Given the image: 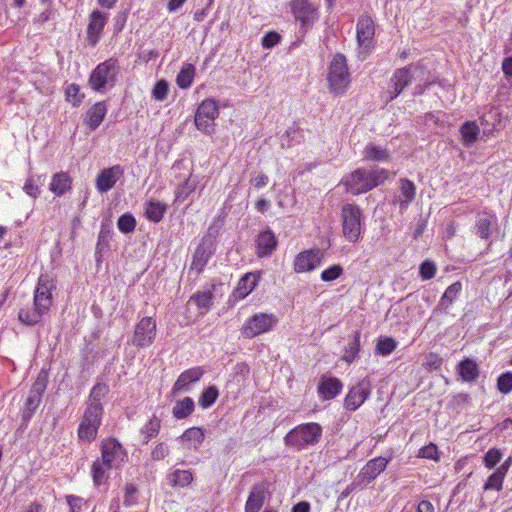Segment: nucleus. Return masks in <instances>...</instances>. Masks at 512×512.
<instances>
[{
    "label": "nucleus",
    "instance_id": "nucleus-1",
    "mask_svg": "<svg viewBox=\"0 0 512 512\" xmlns=\"http://www.w3.org/2000/svg\"><path fill=\"white\" fill-rule=\"evenodd\" d=\"M389 176L390 172L384 168H358L347 176L343 183L349 193L359 195L382 185Z\"/></svg>",
    "mask_w": 512,
    "mask_h": 512
},
{
    "label": "nucleus",
    "instance_id": "nucleus-2",
    "mask_svg": "<svg viewBox=\"0 0 512 512\" xmlns=\"http://www.w3.org/2000/svg\"><path fill=\"white\" fill-rule=\"evenodd\" d=\"M322 437V427L315 422L300 424L290 430L285 438V445L303 450L309 446L317 444Z\"/></svg>",
    "mask_w": 512,
    "mask_h": 512
},
{
    "label": "nucleus",
    "instance_id": "nucleus-3",
    "mask_svg": "<svg viewBox=\"0 0 512 512\" xmlns=\"http://www.w3.org/2000/svg\"><path fill=\"white\" fill-rule=\"evenodd\" d=\"M342 232L345 239L356 243L362 232L363 214L359 206L344 204L341 209Z\"/></svg>",
    "mask_w": 512,
    "mask_h": 512
},
{
    "label": "nucleus",
    "instance_id": "nucleus-4",
    "mask_svg": "<svg viewBox=\"0 0 512 512\" xmlns=\"http://www.w3.org/2000/svg\"><path fill=\"white\" fill-rule=\"evenodd\" d=\"M120 71L118 60L109 58L98 64L89 77L90 87L97 92H102L106 85L113 86Z\"/></svg>",
    "mask_w": 512,
    "mask_h": 512
},
{
    "label": "nucleus",
    "instance_id": "nucleus-5",
    "mask_svg": "<svg viewBox=\"0 0 512 512\" xmlns=\"http://www.w3.org/2000/svg\"><path fill=\"white\" fill-rule=\"evenodd\" d=\"M328 82L330 92L344 94L350 82L347 61L343 54H336L329 66Z\"/></svg>",
    "mask_w": 512,
    "mask_h": 512
},
{
    "label": "nucleus",
    "instance_id": "nucleus-6",
    "mask_svg": "<svg viewBox=\"0 0 512 512\" xmlns=\"http://www.w3.org/2000/svg\"><path fill=\"white\" fill-rule=\"evenodd\" d=\"M290 8L303 33L312 28L319 18L318 7L309 0H292Z\"/></svg>",
    "mask_w": 512,
    "mask_h": 512
},
{
    "label": "nucleus",
    "instance_id": "nucleus-7",
    "mask_svg": "<svg viewBox=\"0 0 512 512\" xmlns=\"http://www.w3.org/2000/svg\"><path fill=\"white\" fill-rule=\"evenodd\" d=\"M474 232L479 238L489 240L487 250L492 245L493 240L503 238L504 236V234L500 233L496 215L487 212L479 213L476 216Z\"/></svg>",
    "mask_w": 512,
    "mask_h": 512
},
{
    "label": "nucleus",
    "instance_id": "nucleus-8",
    "mask_svg": "<svg viewBox=\"0 0 512 512\" xmlns=\"http://www.w3.org/2000/svg\"><path fill=\"white\" fill-rule=\"evenodd\" d=\"M416 69V66L409 65L395 70L385 92V101L387 103L397 98L400 93L411 84Z\"/></svg>",
    "mask_w": 512,
    "mask_h": 512
},
{
    "label": "nucleus",
    "instance_id": "nucleus-9",
    "mask_svg": "<svg viewBox=\"0 0 512 512\" xmlns=\"http://www.w3.org/2000/svg\"><path fill=\"white\" fill-rule=\"evenodd\" d=\"M219 115V108L214 99H205L199 105L195 114V125L198 130L210 135L214 132L215 119Z\"/></svg>",
    "mask_w": 512,
    "mask_h": 512
},
{
    "label": "nucleus",
    "instance_id": "nucleus-10",
    "mask_svg": "<svg viewBox=\"0 0 512 512\" xmlns=\"http://www.w3.org/2000/svg\"><path fill=\"white\" fill-rule=\"evenodd\" d=\"M156 335V320L145 316L136 323L131 343L137 348H147L154 343Z\"/></svg>",
    "mask_w": 512,
    "mask_h": 512
},
{
    "label": "nucleus",
    "instance_id": "nucleus-11",
    "mask_svg": "<svg viewBox=\"0 0 512 512\" xmlns=\"http://www.w3.org/2000/svg\"><path fill=\"white\" fill-rule=\"evenodd\" d=\"M101 457L108 469H119L125 463L127 453L119 441L109 438L101 443Z\"/></svg>",
    "mask_w": 512,
    "mask_h": 512
},
{
    "label": "nucleus",
    "instance_id": "nucleus-12",
    "mask_svg": "<svg viewBox=\"0 0 512 512\" xmlns=\"http://www.w3.org/2000/svg\"><path fill=\"white\" fill-rule=\"evenodd\" d=\"M276 323L277 318L273 314L257 313L243 325L242 334L247 338H253L269 331Z\"/></svg>",
    "mask_w": 512,
    "mask_h": 512
},
{
    "label": "nucleus",
    "instance_id": "nucleus-13",
    "mask_svg": "<svg viewBox=\"0 0 512 512\" xmlns=\"http://www.w3.org/2000/svg\"><path fill=\"white\" fill-rule=\"evenodd\" d=\"M55 288L53 279L48 275H41L34 291L33 305L46 314L52 305V290Z\"/></svg>",
    "mask_w": 512,
    "mask_h": 512
},
{
    "label": "nucleus",
    "instance_id": "nucleus-14",
    "mask_svg": "<svg viewBox=\"0 0 512 512\" xmlns=\"http://www.w3.org/2000/svg\"><path fill=\"white\" fill-rule=\"evenodd\" d=\"M389 460L385 457H376L369 460L356 476L353 485L366 486L374 481L383 472Z\"/></svg>",
    "mask_w": 512,
    "mask_h": 512
},
{
    "label": "nucleus",
    "instance_id": "nucleus-15",
    "mask_svg": "<svg viewBox=\"0 0 512 512\" xmlns=\"http://www.w3.org/2000/svg\"><path fill=\"white\" fill-rule=\"evenodd\" d=\"M370 394L371 382L368 378H363L350 388L344 399V407L349 411H355L369 398Z\"/></svg>",
    "mask_w": 512,
    "mask_h": 512
},
{
    "label": "nucleus",
    "instance_id": "nucleus-16",
    "mask_svg": "<svg viewBox=\"0 0 512 512\" xmlns=\"http://www.w3.org/2000/svg\"><path fill=\"white\" fill-rule=\"evenodd\" d=\"M45 390V381L38 378L36 382L32 385L28 397L25 401L24 408L22 409L21 416L23 424L26 425L33 417L34 413L36 412L37 408L39 407L42 401V396Z\"/></svg>",
    "mask_w": 512,
    "mask_h": 512
},
{
    "label": "nucleus",
    "instance_id": "nucleus-17",
    "mask_svg": "<svg viewBox=\"0 0 512 512\" xmlns=\"http://www.w3.org/2000/svg\"><path fill=\"white\" fill-rule=\"evenodd\" d=\"M108 21V14L95 9L89 16V23L86 31V39L90 46L94 47L101 39L102 32Z\"/></svg>",
    "mask_w": 512,
    "mask_h": 512
},
{
    "label": "nucleus",
    "instance_id": "nucleus-18",
    "mask_svg": "<svg viewBox=\"0 0 512 512\" xmlns=\"http://www.w3.org/2000/svg\"><path fill=\"white\" fill-rule=\"evenodd\" d=\"M322 258L323 253L319 249L301 252L295 258L294 270L297 273L312 271L321 264Z\"/></svg>",
    "mask_w": 512,
    "mask_h": 512
},
{
    "label": "nucleus",
    "instance_id": "nucleus-19",
    "mask_svg": "<svg viewBox=\"0 0 512 512\" xmlns=\"http://www.w3.org/2000/svg\"><path fill=\"white\" fill-rule=\"evenodd\" d=\"M375 35V25L372 18L368 15H361L356 25V37L361 49H368Z\"/></svg>",
    "mask_w": 512,
    "mask_h": 512
},
{
    "label": "nucleus",
    "instance_id": "nucleus-20",
    "mask_svg": "<svg viewBox=\"0 0 512 512\" xmlns=\"http://www.w3.org/2000/svg\"><path fill=\"white\" fill-rule=\"evenodd\" d=\"M204 373L205 371L202 367H193L183 371L172 387V394L177 395L181 392H189L191 385L197 383Z\"/></svg>",
    "mask_w": 512,
    "mask_h": 512
},
{
    "label": "nucleus",
    "instance_id": "nucleus-21",
    "mask_svg": "<svg viewBox=\"0 0 512 512\" xmlns=\"http://www.w3.org/2000/svg\"><path fill=\"white\" fill-rule=\"evenodd\" d=\"M124 169L121 165H114L101 170L96 178V188L100 193H107L123 176Z\"/></svg>",
    "mask_w": 512,
    "mask_h": 512
},
{
    "label": "nucleus",
    "instance_id": "nucleus-22",
    "mask_svg": "<svg viewBox=\"0 0 512 512\" xmlns=\"http://www.w3.org/2000/svg\"><path fill=\"white\" fill-rule=\"evenodd\" d=\"M415 196V184L407 178H402L399 180V194L394 196L393 204L399 206L400 211L403 212L414 201Z\"/></svg>",
    "mask_w": 512,
    "mask_h": 512
},
{
    "label": "nucleus",
    "instance_id": "nucleus-23",
    "mask_svg": "<svg viewBox=\"0 0 512 512\" xmlns=\"http://www.w3.org/2000/svg\"><path fill=\"white\" fill-rule=\"evenodd\" d=\"M267 495L268 484L266 482L253 485L245 504V512H259Z\"/></svg>",
    "mask_w": 512,
    "mask_h": 512
},
{
    "label": "nucleus",
    "instance_id": "nucleus-24",
    "mask_svg": "<svg viewBox=\"0 0 512 512\" xmlns=\"http://www.w3.org/2000/svg\"><path fill=\"white\" fill-rule=\"evenodd\" d=\"M278 241L274 232L267 228L256 238V255L260 258L270 256L277 248Z\"/></svg>",
    "mask_w": 512,
    "mask_h": 512
},
{
    "label": "nucleus",
    "instance_id": "nucleus-25",
    "mask_svg": "<svg viewBox=\"0 0 512 512\" xmlns=\"http://www.w3.org/2000/svg\"><path fill=\"white\" fill-rule=\"evenodd\" d=\"M343 384L336 378L323 375L318 384V394L323 400L334 399L342 391Z\"/></svg>",
    "mask_w": 512,
    "mask_h": 512
},
{
    "label": "nucleus",
    "instance_id": "nucleus-26",
    "mask_svg": "<svg viewBox=\"0 0 512 512\" xmlns=\"http://www.w3.org/2000/svg\"><path fill=\"white\" fill-rule=\"evenodd\" d=\"M262 275L261 271L249 272L244 274L238 282L236 295L240 299L247 297L257 286Z\"/></svg>",
    "mask_w": 512,
    "mask_h": 512
},
{
    "label": "nucleus",
    "instance_id": "nucleus-27",
    "mask_svg": "<svg viewBox=\"0 0 512 512\" xmlns=\"http://www.w3.org/2000/svg\"><path fill=\"white\" fill-rule=\"evenodd\" d=\"M107 113V107L104 102L95 103L86 114L84 122L87 124L91 131L96 130Z\"/></svg>",
    "mask_w": 512,
    "mask_h": 512
},
{
    "label": "nucleus",
    "instance_id": "nucleus-28",
    "mask_svg": "<svg viewBox=\"0 0 512 512\" xmlns=\"http://www.w3.org/2000/svg\"><path fill=\"white\" fill-rule=\"evenodd\" d=\"M72 179L67 172H57L52 176L49 190L56 196H62L71 190Z\"/></svg>",
    "mask_w": 512,
    "mask_h": 512
},
{
    "label": "nucleus",
    "instance_id": "nucleus-29",
    "mask_svg": "<svg viewBox=\"0 0 512 512\" xmlns=\"http://www.w3.org/2000/svg\"><path fill=\"white\" fill-rule=\"evenodd\" d=\"M461 290L462 284L459 281L454 282L450 286H448L445 292L443 293L442 297L440 298L435 308V311L446 312L457 299Z\"/></svg>",
    "mask_w": 512,
    "mask_h": 512
},
{
    "label": "nucleus",
    "instance_id": "nucleus-30",
    "mask_svg": "<svg viewBox=\"0 0 512 512\" xmlns=\"http://www.w3.org/2000/svg\"><path fill=\"white\" fill-rule=\"evenodd\" d=\"M205 434L200 427H191L186 429L179 437V441L186 444L187 449L197 450L203 443Z\"/></svg>",
    "mask_w": 512,
    "mask_h": 512
},
{
    "label": "nucleus",
    "instance_id": "nucleus-31",
    "mask_svg": "<svg viewBox=\"0 0 512 512\" xmlns=\"http://www.w3.org/2000/svg\"><path fill=\"white\" fill-rule=\"evenodd\" d=\"M458 374L465 382H474L480 374L479 366L475 360L465 358L457 366Z\"/></svg>",
    "mask_w": 512,
    "mask_h": 512
},
{
    "label": "nucleus",
    "instance_id": "nucleus-32",
    "mask_svg": "<svg viewBox=\"0 0 512 512\" xmlns=\"http://www.w3.org/2000/svg\"><path fill=\"white\" fill-rule=\"evenodd\" d=\"M166 210L167 205L157 200H150L145 204V216L154 223L163 219Z\"/></svg>",
    "mask_w": 512,
    "mask_h": 512
},
{
    "label": "nucleus",
    "instance_id": "nucleus-33",
    "mask_svg": "<svg viewBox=\"0 0 512 512\" xmlns=\"http://www.w3.org/2000/svg\"><path fill=\"white\" fill-rule=\"evenodd\" d=\"M479 133L480 129L474 121H466L460 127L462 141L466 147L472 146L477 141Z\"/></svg>",
    "mask_w": 512,
    "mask_h": 512
},
{
    "label": "nucleus",
    "instance_id": "nucleus-34",
    "mask_svg": "<svg viewBox=\"0 0 512 512\" xmlns=\"http://www.w3.org/2000/svg\"><path fill=\"white\" fill-rule=\"evenodd\" d=\"M45 314L44 311L39 310L38 307L33 305L32 308H21L18 313V319L25 325L34 326L41 321Z\"/></svg>",
    "mask_w": 512,
    "mask_h": 512
},
{
    "label": "nucleus",
    "instance_id": "nucleus-35",
    "mask_svg": "<svg viewBox=\"0 0 512 512\" xmlns=\"http://www.w3.org/2000/svg\"><path fill=\"white\" fill-rule=\"evenodd\" d=\"M214 298V294L211 290H207V291H202V292H197L195 294H193L191 297H190V302H194L196 304V306L198 307L199 311H200V314H206L211 305H212V300Z\"/></svg>",
    "mask_w": 512,
    "mask_h": 512
},
{
    "label": "nucleus",
    "instance_id": "nucleus-36",
    "mask_svg": "<svg viewBox=\"0 0 512 512\" xmlns=\"http://www.w3.org/2000/svg\"><path fill=\"white\" fill-rule=\"evenodd\" d=\"M193 481L190 470L176 469L168 475V482L173 487H186Z\"/></svg>",
    "mask_w": 512,
    "mask_h": 512
},
{
    "label": "nucleus",
    "instance_id": "nucleus-37",
    "mask_svg": "<svg viewBox=\"0 0 512 512\" xmlns=\"http://www.w3.org/2000/svg\"><path fill=\"white\" fill-rule=\"evenodd\" d=\"M364 158L375 162H387L390 159V153L381 146L369 144L365 147Z\"/></svg>",
    "mask_w": 512,
    "mask_h": 512
},
{
    "label": "nucleus",
    "instance_id": "nucleus-38",
    "mask_svg": "<svg viewBox=\"0 0 512 512\" xmlns=\"http://www.w3.org/2000/svg\"><path fill=\"white\" fill-rule=\"evenodd\" d=\"M195 404L192 398L185 397L177 401L173 407L172 413L176 419H185L194 411Z\"/></svg>",
    "mask_w": 512,
    "mask_h": 512
},
{
    "label": "nucleus",
    "instance_id": "nucleus-39",
    "mask_svg": "<svg viewBox=\"0 0 512 512\" xmlns=\"http://www.w3.org/2000/svg\"><path fill=\"white\" fill-rule=\"evenodd\" d=\"M109 392V387L104 383H97L90 391L87 401L88 406L103 407L102 400Z\"/></svg>",
    "mask_w": 512,
    "mask_h": 512
},
{
    "label": "nucleus",
    "instance_id": "nucleus-40",
    "mask_svg": "<svg viewBox=\"0 0 512 512\" xmlns=\"http://www.w3.org/2000/svg\"><path fill=\"white\" fill-rule=\"evenodd\" d=\"M198 178L190 175L184 183L178 186L175 192V200L183 202L197 187Z\"/></svg>",
    "mask_w": 512,
    "mask_h": 512
},
{
    "label": "nucleus",
    "instance_id": "nucleus-41",
    "mask_svg": "<svg viewBox=\"0 0 512 512\" xmlns=\"http://www.w3.org/2000/svg\"><path fill=\"white\" fill-rule=\"evenodd\" d=\"M161 427V421L156 416H153L141 429L143 435V444L148 442L158 435Z\"/></svg>",
    "mask_w": 512,
    "mask_h": 512
},
{
    "label": "nucleus",
    "instance_id": "nucleus-42",
    "mask_svg": "<svg viewBox=\"0 0 512 512\" xmlns=\"http://www.w3.org/2000/svg\"><path fill=\"white\" fill-rule=\"evenodd\" d=\"M218 397V388L215 385H211L202 391L198 403L202 409H208L216 402Z\"/></svg>",
    "mask_w": 512,
    "mask_h": 512
},
{
    "label": "nucleus",
    "instance_id": "nucleus-43",
    "mask_svg": "<svg viewBox=\"0 0 512 512\" xmlns=\"http://www.w3.org/2000/svg\"><path fill=\"white\" fill-rule=\"evenodd\" d=\"M99 427L81 420L78 427V437L81 441L91 443L97 437Z\"/></svg>",
    "mask_w": 512,
    "mask_h": 512
},
{
    "label": "nucleus",
    "instance_id": "nucleus-44",
    "mask_svg": "<svg viewBox=\"0 0 512 512\" xmlns=\"http://www.w3.org/2000/svg\"><path fill=\"white\" fill-rule=\"evenodd\" d=\"M103 411H104L103 407L87 405L81 420H83L89 424H94L97 427H100L101 422H102Z\"/></svg>",
    "mask_w": 512,
    "mask_h": 512
},
{
    "label": "nucleus",
    "instance_id": "nucleus-45",
    "mask_svg": "<svg viewBox=\"0 0 512 512\" xmlns=\"http://www.w3.org/2000/svg\"><path fill=\"white\" fill-rule=\"evenodd\" d=\"M194 74V66L191 64L186 65L180 70V72L177 75V85L182 89L189 88L193 82Z\"/></svg>",
    "mask_w": 512,
    "mask_h": 512
},
{
    "label": "nucleus",
    "instance_id": "nucleus-46",
    "mask_svg": "<svg viewBox=\"0 0 512 512\" xmlns=\"http://www.w3.org/2000/svg\"><path fill=\"white\" fill-rule=\"evenodd\" d=\"M209 260V254L203 246H198L193 255L191 270H195L197 274L201 273Z\"/></svg>",
    "mask_w": 512,
    "mask_h": 512
},
{
    "label": "nucleus",
    "instance_id": "nucleus-47",
    "mask_svg": "<svg viewBox=\"0 0 512 512\" xmlns=\"http://www.w3.org/2000/svg\"><path fill=\"white\" fill-rule=\"evenodd\" d=\"M84 98V94L80 93V86L72 83L65 88V99L70 102L74 107L81 105Z\"/></svg>",
    "mask_w": 512,
    "mask_h": 512
},
{
    "label": "nucleus",
    "instance_id": "nucleus-48",
    "mask_svg": "<svg viewBox=\"0 0 512 512\" xmlns=\"http://www.w3.org/2000/svg\"><path fill=\"white\" fill-rule=\"evenodd\" d=\"M360 350V334L356 332L354 334L353 339L348 343L345 348V353L343 355V360L347 363L353 362L358 356Z\"/></svg>",
    "mask_w": 512,
    "mask_h": 512
},
{
    "label": "nucleus",
    "instance_id": "nucleus-49",
    "mask_svg": "<svg viewBox=\"0 0 512 512\" xmlns=\"http://www.w3.org/2000/svg\"><path fill=\"white\" fill-rule=\"evenodd\" d=\"M105 467L106 466L103 464V461L100 460H96L92 464L91 474L96 486L102 485L108 478Z\"/></svg>",
    "mask_w": 512,
    "mask_h": 512
},
{
    "label": "nucleus",
    "instance_id": "nucleus-50",
    "mask_svg": "<svg viewBox=\"0 0 512 512\" xmlns=\"http://www.w3.org/2000/svg\"><path fill=\"white\" fill-rule=\"evenodd\" d=\"M505 476L506 474L497 468L486 480L484 484V490L500 491L502 489Z\"/></svg>",
    "mask_w": 512,
    "mask_h": 512
},
{
    "label": "nucleus",
    "instance_id": "nucleus-51",
    "mask_svg": "<svg viewBox=\"0 0 512 512\" xmlns=\"http://www.w3.org/2000/svg\"><path fill=\"white\" fill-rule=\"evenodd\" d=\"M397 347V342L391 337L380 338L376 345V352L379 355L387 356Z\"/></svg>",
    "mask_w": 512,
    "mask_h": 512
},
{
    "label": "nucleus",
    "instance_id": "nucleus-52",
    "mask_svg": "<svg viewBox=\"0 0 512 512\" xmlns=\"http://www.w3.org/2000/svg\"><path fill=\"white\" fill-rule=\"evenodd\" d=\"M117 227L122 233H131L136 227V220L132 214L125 213L118 218Z\"/></svg>",
    "mask_w": 512,
    "mask_h": 512
},
{
    "label": "nucleus",
    "instance_id": "nucleus-53",
    "mask_svg": "<svg viewBox=\"0 0 512 512\" xmlns=\"http://www.w3.org/2000/svg\"><path fill=\"white\" fill-rule=\"evenodd\" d=\"M497 389L502 394H508L512 391V371L504 372L498 376Z\"/></svg>",
    "mask_w": 512,
    "mask_h": 512
},
{
    "label": "nucleus",
    "instance_id": "nucleus-54",
    "mask_svg": "<svg viewBox=\"0 0 512 512\" xmlns=\"http://www.w3.org/2000/svg\"><path fill=\"white\" fill-rule=\"evenodd\" d=\"M502 456L503 454L501 450L497 448H491L484 454L483 462L487 468L491 469L500 462Z\"/></svg>",
    "mask_w": 512,
    "mask_h": 512
},
{
    "label": "nucleus",
    "instance_id": "nucleus-55",
    "mask_svg": "<svg viewBox=\"0 0 512 512\" xmlns=\"http://www.w3.org/2000/svg\"><path fill=\"white\" fill-rule=\"evenodd\" d=\"M436 265L431 260H425L420 264L419 267V275L422 280H430L432 279L436 274Z\"/></svg>",
    "mask_w": 512,
    "mask_h": 512
},
{
    "label": "nucleus",
    "instance_id": "nucleus-56",
    "mask_svg": "<svg viewBox=\"0 0 512 512\" xmlns=\"http://www.w3.org/2000/svg\"><path fill=\"white\" fill-rule=\"evenodd\" d=\"M168 91H169L168 82L164 79H161L156 82V84L152 90V96L157 101H164L167 98Z\"/></svg>",
    "mask_w": 512,
    "mask_h": 512
},
{
    "label": "nucleus",
    "instance_id": "nucleus-57",
    "mask_svg": "<svg viewBox=\"0 0 512 512\" xmlns=\"http://www.w3.org/2000/svg\"><path fill=\"white\" fill-rule=\"evenodd\" d=\"M343 273V268L339 264H334L321 272V280L324 282H331L340 277Z\"/></svg>",
    "mask_w": 512,
    "mask_h": 512
},
{
    "label": "nucleus",
    "instance_id": "nucleus-58",
    "mask_svg": "<svg viewBox=\"0 0 512 512\" xmlns=\"http://www.w3.org/2000/svg\"><path fill=\"white\" fill-rule=\"evenodd\" d=\"M418 457L438 461V448L435 444L429 443L419 450Z\"/></svg>",
    "mask_w": 512,
    "mask_h": 512
},
{
    "label": "nucleus",
    "instance_id": "nucleus-59",
    "mask_svg": "<svg viewBox=\"0 0 512 512\" xmlns=\"http://www.w3.org/2000/svg\"><path fill=\"white\" fill-rule=\"evenodd\" d=\"M170 453L169 446L164 443H158L151 452V459L153 461H160L165 459Z\"/></svg>",
    "mask_w": 512,
    "mask_h": 512
},
{
    "label": "nucleus",
    "instance_id": "nucleus-60",
    "mask_svg": "<svg viewBox=\"0 0 512 512\" xmlns=\"http://www.w3.org/2000/svg\"><path fill=\"white\" fill-rule=\"evenodd\" d=\"M281 40V36L276 31L266 33L261 40L262 46L265 49H271L277 45Z\"/></svg>",
    "mask_w": 512,
    "mask_h": 512
},
{
    "label": "nucleus",
    "instance_id": "nucleus-61",
    "mask_svg": "<svg viewBox=\"0 0 512 512\" xmlns=\"http://www.w3.org/2000/svg\"><path fill=\"white\" fill-rule=\"evenodd\" d=\"M136 493H137V487L132 484L128 483L125 486V496H124V505L125 506H132L136 503Z\"/></svg>",
    "mask_w": 512,
    "mask_h": 512
},
{
    "label": "nucleus",
    "instance_id": "nucleus-62",
    "mask_svg": "<svg viewBox=\"0 0 512 512\" xmlns=\"http://www.w3.org/2000/svg\"><path fill=\"white\" fill-rule=\"evenodd\" d=\"M110 238H111L110 231L102 228L99 233V236H98V242L96 245V254L101 253L108 246Z\"/></svg>",
    "mask_w": 512,
    "mask_h": 512
},
{
    "label": "nucleus",
    "instance_id": "nucleus-63",
    "mask_svg": "<svg viewBox=\"0 0 512 512\" xmlns=\"http://www.w3.org/2000/svg\"><path fill=\"white\" fill-rule=\"evenodd\" d=\"M66 501L71 512H81L82 506L85 503L82 497L74 495L66 496Z\"/></svg>",
    "mask_w": 512,
    "mask_h": 512
},
{
    "label": "nucleus",
    "instance_id": "nucleus-64",
    "mask_svg": "<svg viewBox=\"0 0 512 512\" xmlns=\"http://www.w3.org/2000/svg\"><path fill=\"white\" fill-rule=\"evenodd\" d=\"M285 137L288 138L291 141H294L296 143H300L302 139L301 132L298 127L295 125L289 127L285 133Z\"/></svg>",
    "mask_w": 512,
    "mask_h": 512
}]
</instances>
